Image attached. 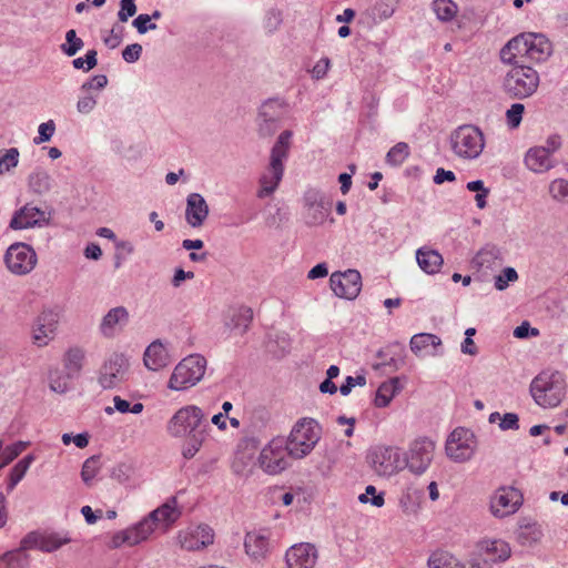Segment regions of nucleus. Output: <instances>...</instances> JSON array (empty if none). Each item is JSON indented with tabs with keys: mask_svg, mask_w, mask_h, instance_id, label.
Wrapping results in <instances>:
<instances>
[{
	"mask_svg": "<svg viewBox=\"0 0 568 568\" xmlns=\"http://www.w3.org/2000/svg\"><path fill=\"white\" fill-rule=\"evenodd\" d=\"M4 263L8 270L17 275L30 273L37 265L34 250L26 243L10 245L4 255Z\"/></svg>",
	"mask_w": 568,
	"mask_h": 568,
	"instance_id": "nucleus-10",
	"label": "nucleus"
},
{
	"mask_svg": "<svg viewBox=\"0 0 568 568\" xmlns=\"http://www.w3.org/2000/svg\"><path fill=\"white\" fill-rule=\"evenodd\" d=\"M19 162V151L17 148H11L4 151L2 155H0V175L9 172L11 169L16 168Z\"/></svg>",
	"mask_w": 568,
	"mask_h": 568,
	"instance_id": "nucleus-49",
	"label": "nucleus"
},
{
	"mask_svg": "<svg viewBox=\"0 0 568 568\" xmlns=\"http://www.w3.org/2000/svg\"><path fill=\"white\" fill-rule=\"evenodd\" d=\"M151 17L149 14L142 13L139 14L132 22L133 27L138 30L139 33L144 34L149 30H155L156 24L150 23Z\"/></svg>",
	"mask_w": 568,
	"mask_h": 568,
	"instance_id": "nucleus-58",
	"label": "nucleus"
},
{
	"mask_svg": "<svg viewBox=\"0 0 568 568\" xmlns=\"http://www.w3.org/2000/svg\"><path fill=\"white\" fill-rule=\"evenodd\" d=\"M409 154L408 144L398 142L395 144L386 155V162L392 165H400Z\"/></svg>",
	"mask_w": 568,
	"mask_h": 568,
	"instance_id": "nucleus-46",
	"label": "nucleus"
},
{
	"mask_svg": "<svg viewBox=\"0 0 568 568\" xmlns=\"http://www.w3.org/2000/svg\"><path fill=\"white\" fill-rule=\"evenodd\" d=\"M39 135L37 138H34L33 142L36 144H41L43 142H47L49 141L54 131H55V124L52 120H49L48 122H44V123H41L39 125Z\"/></svg>",
	"mask_w": 568,
	"mask_h": 568,
	"instance_id": "nucleus-55",
	"label": "nucleus"
},
{
	"mask_svg": "<svg viewBox=\"0 0 568 568\" xmlns=\"http://www.w3.org/2000/svg\"><path fill=\"white\" fill-rule=\"evenodd\" d=\"M29 187L37 194H44L51 190L52 179L50 174L43 170H36L29 175Z\"/></svg>",
	"mask_w": 568,
	"mask_h": 568,
	"instance_id": "nucleus-39",
	"label": "nucleus"
},
{
	"mask_svg": "<svg viewBox=\"0 0 568 568\" xmlns=\"http://www.w3.org/2000/svg\"><path fill=\"white\" fill-rule=\"evenodd\" d=\"M34 456L29 454L20 459L11 469L10 475L8 477L7 490L12 491L18 483L24 477L28 471L30 465L33 463Z\"/></svg>",
	"mask_w": 568,
	"mask_h": 568,
	"instance_id": "nucleus-38",
	"label": "nucleus"
},
{
	"mask_svg": "<svg viewBox=\"0 0 568 568\" xmlns=\"http://www.w3.org/2000/svg\"><path fill=\"white\" fill-rule=\"evenodd\" d=\"M395 9L392 0H379L372 8V17L376 21L386 20L393 16Z\"/></svg>",
	"mask_w": 568,
	"mask_h": 568,
	"instance_id": "nucleus-50",
	"label": "nucleus"
},
{
	"mask_svg": "<svg viewBox=\"0 0 568 568\" xmlns=\"http://www.w3.org/2000/svg\"><path fill=\"white\" fill-rule=\"evenodd\" d=\"M69 542V538L61 537L59 534L32 531L22 539V549H39L44 552H52Z\"/></svg>",
	"mask_w": 568,
	"mask_h": 568,
	"instance_id": "nucleus-20",
	"label": "nucleus"
},
{
	"mask_svg": "<svg viewBox=\"0 0 568 568\" xmlns=\"http://www.w3.org/2000/svg\"><path fill=\"white\" fill-rule=\"evenodd\" d=\"M22 545L19 549L8 551L0 557V561L6 564L7 568H26L28 556L23 552Z\"/></svg>",
	"mask_w": 568,
	"mask_h": 568,
	"instance_id": "nucleus-43",
	"label": "nucleus"
},
{
	"mask_svg": "<svg viewBox=\"0 0 568 568\" xmlns=\"http://www.w3.org/2000/svg\"><path fill=\"white\" fill-rule=\"evenodd\" d=\"M142 53V45L139 43H132L125 47L122 51V58L129 63L138 61Z\"/></svg>",
	"mask_w": 568,
	"mask_h": 568,
	"instance_id": "nucleus-61",
	"label": "nucleus"
},
{
	"mask_svg": "<svg viewBox=\"0 0 568 568\" xmlns=\"http://www.w3.org/2000/svg\"><path fill=\"white\" fill-rule=\"evenodd\" d=\"M245 552L255 560L264 559L270 551V534L266 530H254L244 539Z\"/></svg>",
	"mask_w": 568,
	"mask_h": 568,
	"instance_id": "nucleus-26",
	"label": "nucleus"
},
{
	"mask_svg": "<svg viewBox=\"0 0 568 568\" xmlns=\"http://www.w3.org/2000/svg\"><path fill=\"white\" fill-rule=\"evenodd\" d=\"M206 359L202 355L194 354L183 358L174 368L169 387L182 390L197 384L204 376Z\"/></svg>",
	"mask_w": 568,
	"mask_h": 568,
	"instance_id": "nucleus-6",
	"label": "nucleus"
},
{
	"mask_svg": "<svg viewBox=\"0 0 568 568\" xmlns=\"http://www.w3.org/2000/svg\"><path fill=\"white\" fill-rule=\"evenodd\" d=\"M499 426L504 430L518 429L519 428V418L514 413H506L504 415V417L501 418Z\"/></svg>",
	"mask_w": 568,
	"mask_h": 568,
	"instance_id": "nucleus-64",
	"label": "nucleus"
},
{
	"mask_svg": "<svg viewBox=\"0 0 568 568\" xmlns=\"http://www.w3.org/2000/svg\"><path fill=\"white\" fill-rule=\"evenodd\" d=\"M178 538L183 549L194 551L213 544L214 534L207 525H199L195 528L180 531Z\"/></svg>",
	"mask_w": 568,
	"mask_h": 568,
	"instance_id": "nucleus-19",
	"label": "nucleus"
},
{
	"mask_svg": "<svg viewBox=\"0 0 568 568\" xmlns=\"http://www.w3.org/2000/svg\"><path fill=\"white\" fill-rule=\"evenodd\" d=\"M181 516V511L176 508V498L172 497L165 504L151 511L140 523H145L149 526V536L153 532L155 526L160 523L166 526L175 523Z\"/></svg>",
	"mask_w": 568,
	"mask_h": 568,
	"instance_id": "nucleus-23",
	"label": "nucleus"
},
{
	"mask_svg": "<svg viewBox=\"0 0 568 568\" xmlns=\"http://www.w3.org/2000/svg\"><path fill=\"white\" fill-rule=\"evenodd\" d=\"M518 278V274L515 268L506 267L500 275L495 280V287L499 291L505 290L509 282H514Z\"/></svg>",
	"mask_w": 568,
	"mask_h": 568,
	"instance_id": "nucleus-54",
	"label": "nucleus"
},
{
	"mask_svg": "<svg viewBox=\"0 0 568 568\" xmlns=\"http://www.w3.org/2000/svg\"><path fill=\"white\" fill-rule=\"evenodd\" d=\"M434 453L435 443L433 440L426 437L417 438L410 444L403 465L412 473L422 475L429 467Z\"/></svg>",
	"mask_w": 568,
	"mask_h": 568,
	"instance_id": "nucleus-9",
	"label": "nucleus"
},
{
	"mask_svg": "<svg viewBox=\"0 0 568 568\" xmlns=\"http://www.w3.org/2000/svg\"><path fill=\"white\" fill-rule=\"evenodd\" d=\"M168 432L173 437H184L181 454L183 458L192 459L209 436V423L200 407L189 405L172 416Z\"/></svg>",
	"mask_w": 568,
	"mask_h": 568,
	"instance_id": "nucleus-1",
	"label": "nucleus"
},
{
	"mask_svg": "<svg viewBox=\"0 0 568 568\" xmlns=\"http://www.w3.org/2000/svg\"><path fill=\"white\" fill-rule=\"evenodd\" d=\"M416 261L418 266L427 274H436L444 263V258L438 251L425 246L416 251Z\"/></svg>",
	"mask_w": 568,
	"mask_h": 568,
	"instance_id": "nucleus-31",
	"label": "nucleus"
},
{
	"mask_svg": "<svg viewBox=\"0 0 568 568\" xmlns=\"http://www.w3.org/2000/svg\"><path fill=\"white\" fill-rule=\"evenodd\" d=\"M454 153L463 159L473 160L480 155L485 146L483 132L475 125L458 126L450 135Z\"/></svg>",
	"mask_w": 568,
	"mask_h": 568,
	"instance_id": "nucleus-7",
	"label": "nucleus"
},
{
	"mask_svg": "<svg viewBox=\"0 0 568 568\" xmlns=\"http://www.w3.org/2000/svg\"><path fill=\"white\" fill-rule=\"evenodd\" d=\"M433 10L440 21L448 22L456 17L458 7L453 0H434Z\"/></svg>",
	"mask_w": 568,
	"mask_h": 568,
	"instance_id": "nucleus-40",
	"label": "nucleus"
},
{
	"mask_svg": "<svg viewBox=\"0 0 568 568\" xmlns=\"http://www.w3.org/2000/svg\"><path fill=\"white\" fill-rule=\"evenodd\" d=\"M427 566L428 568H464L455 556L442 549L430 554Z\"/></svg>",
	"mask_w": 568,
	"mask_h": 568,
	"instance_id": "nucleus-37",
	"label": "nucleus"
},
{
	"mask_svg": "<svg viewBox=\"0 0 568 568\" xmlns=\"http://www.w3.org/2000/svg\"><path fill=\"white\" fill-rule=\"evenodd\" d=\"M399 507L406 515H415L418 511L419 505L417 498L408 488L399 498Z\"/></svg>",
	"mask_w": 568,
	"mask_h": 568,
	"instance_id": "nucleus-51",
	"label": "nucleus"
},
{
	"mask_svg": "<svg viewBox=\"0 0 568 568\" xmlns=\"http://www.w3.org/2000/svg\"><path fill=\"white\" fill-rule=\"evenodd\" d=\"M367 463L378 476L389 477L404 468L399 448L376 446L369 449Z\"/></svg>",
	"mask_w": 568,
	"mask_h": 568,
	"instance_id": "nucleus-8",
	"label": "nucleus"
},
{
	"mask_svg": "<svg viewBox=\"0 0 568 568\" xmlns=\"http://www.w3.org/2000/svg\"><path fill=\"white\" fill-rule=\"evenodd\" d=\"M209 215V205L199 193H191L186 199L185 220L192 227H200Z\"/></svg>",
	"mask_w": 568,
	"mask_h": 568,
	"instance_id": "nucleus-25",
	"label": "nucleus"
},
{
	"mask_svg": "<svg viewBox=\"0 0 568 568\" xmlns=\"http://www.w3.org/2000/svg\"><path fill=\"white\" fill-rule=\"evenodd\" d=\"M83 45V40L77 37L75 30L71 29L65 33V43L61 44V50L68 57H73Z\"/></svg>",
	"mask_w": 568,
	"mask_h": 568,
	"instance_id": "nucleus-47",
	"label": "nucleus"
},
{
	"mask_svg": "<svg viewBox=\"0 0 568 568\" xmlns=\"http://www.w3.org/2000/svg\"><path fill=\"white\" fill-rule=\"evenodd\" d=\"M549 193L552 199L560 201L568 196V181L556 179L549 185Z\"/></svg>",
	"mask_w": 568,
	"mask_h": 568,
	"instance_id": "nucleus-53",
	"label": "nucleus"
},
{
	"mask_svg": "<svg viewBox=\"0 0 568 568\" xmlns=\"http://www.w3.org/2000/svg\"><path fill=\"white\" fill-rule=\"evenodd\" d=\"M503 81L504 92L513 99H525L532 95L539 87V74L531 67L511 64Z\"/></svg>",
	"mask_w": 568,
	"mask_h": 568,
	"instance_id": "nucleus-5",
	"label": "nucleus"
},
{
	"mask_svg": "<svg viewBox=\"0 0 568 568\" xmlns=\"http://www.w3.org/2000/svg\"><path fill=\"white\" fill-rule=\"evenodd\" d=\"M253 313L251 308H241L232 316V327L235 329H240L241 334H244L252 322Z\"/></svg>",
	"mask_w": 568,
	"mask_h": 568,
	"instance_id": "nucleus-48",
	"label": "nucleus"
},
{
	"mask_svg": "<svg viewBox=\"0 0 568 568\" xmlns=\"http://www.w3.org/2000/svg\"><path fill=\"white\" fill-rule=\"evenodd\" d=\"M42 224H49L44 211L28 203L14 212L9 226L12 230H23Z\"/></svg>",
	"mask_w": 568,
	"mask_h": 568,
	"instance_id": "nucleus-21",
	"label": "nucleus"
},
{
	"mask_svg": "<svg viewBox=\"0 0 568 568\" xmlns=\"http://www.w3.org/2000/svg\"><path fill=\"white\" fill-rule=\"evenodd\" d=\"M527 32L510 39L500 50V60L507 64H524L528 59Z\"/></svg>",
	"mask_w": 568,
	"mask_h": 568,
	"instance_id": "nucleus-24",
	"label": "nucleus"
},
{
	"mask_svg": "<svg viewBox=\"0 0 568 568\" xmlns=\"http://www.w3.org/2000/svg\"><path fill=\"white\" fill-rule=\"evenodd\" d=\"M72 379H74V377H69L64 368L62 371L55 368L49 374L50 388L59 394H63L70 388V382Z\"/></svg>",
	"mask_w": 568,
	"mask_h": 568,
	"instance_id": "nucleus-41",
	"label": "nucleus"
},
{
	"mask_svg": "<svg viewBox=\"0 0 568 568\" xmlns=\"http://www.w3.org/2000/svg\"><path fill=\"white\" fill-rule=\"evenodd\" d=\"M292 131H283L271 150L270 164L260 179L257 196L264 199L275 192L284 174L283 162L287 159L291 149Z\"/></svg>",
	"mask_w": 568,
	"mask_h": 568,
	"instance_id": "nucleus-2",
	"label": "nucleus"
},
{
	"mask_svg": "<svg viewBox=\"0 0 568 568\" xmlns=\"http://www.w3.org/2000/svg\"><path fill=\"white\" fill-rule=\"evenodd\" d=\"M526 165L529 170L541 173L554 166L550 156V150L545 146L531 148L525 158Z\"/></svg>",
	"mask_w": 568,
	"mask_h": 568,
	"instance_id": "nucleus-30",
	"label": "nucleus"
},
{
	"mask_svg": "<svg viewBox=\"0 0 568 568\" xmlns=\"http://www.w3.org/2000/svg\"><path fill=\"white\" fill-rule=\"evenodd\" d=\"M530 394L541 407H557L566 395V379L558 371H544L530 384Z\"/></svg>",
	"mask_w": 568,
	"mask_h": 568,
	"instance_id": "nucleus-3",
	"label": "nucleus"
},
{
	"mask_svg": "<svg viewBox=\"0 0 568 568\" xmlns=\"http://www.w3.org/2000/svg\"><path fill=\"white\" fill-rule=\"evenodd\" d=\"M410 349L414 354L419 355L422 351L427 348L428 346H433L435 348V352L433 355H439L440 353L437 352V348L442 345V341L438 336L429 333H419L415 334L410 338Z\"/></svg>",
	"mask_w": 568,
	"mask_h": 568,
	"instance_id": "nucleus-36",
	"label": "nucleus"
},
{
	"mask_svg": "<svg viewBox=\"0 0 568 568\" xmlns=\"http://www.w3.org/2000/svg\"><path fill=\"white\" fill-rule=\"evenodd\" d=\"M29 445L27 442H17L12 445L7 446L6 448L2 447L0 452V468L7 466L12 460H14Z\"/></svg>",
	"mask_w": 568,
	"mask_h": 568,
	"instance_id": "nucleus-45",
	"label": "nucleus"
},
{
	"mask_svg": "<svg viewBox=\"0 0 568 568\" xmlns=\"http://www.w3.org/2000/svg\"><path fill=\"white\" fill-rule=\"evenodd\" d=\"M85 353L80 347H71L63 355V368L69 377L77 378L83 367Z\"/></svg>",
	"mask_w": 568,
	"mask_h": 568,
	"instance_id": "nucleus-33",
	"label": "nucleus"
},
{
	"mask_svg": "<svg viewBox=\"0 0 568 568\" xmlns=\"http://www.w3.org/2000/svg\"><path fill=\"white\" fill-rule=\"evenodd\" d=\"M445 449L447 456L455 462L470 459L475 450L474 434L463 427L456 428L449 435Z\"/></svg>",
	"mask_w": 568,
	"mask_h": 568,
	"instance_id": "nucleus-12",
	"label": "nucleus"
},
{
	"mask_svg": "<svg viewBox=\"0 0 568 568\" xmlns=\"http://www.w3.org/2000/svg\"><path fill=\"white\" fill-rule=\"evenodd\" d=\"M329 285L336 296L354 300L361 293L362 276L357 270L334 272L329 277Z\"/></svg>",
	"mask_w": 568,
	"mask_h": 568,
	"instance_id": "nucleus-13",
	"label": "nucleus"
},
{
	"mask_svg": "<svg viewBox=\"0 0 568 568\" xmlns=\"http://www.w3.org/2000/svg\"><path fill=\"white\" fill-rule=\"evenodd\" d=\"M100 468V456L93 455L83 463L81 478L85 485L90 486L92 484V480L99 473Z\"/></svg>",
	"mask_w": 568,
	"mask_h": 568,
	"instance_id": "nucleus-44",
	"label": "nucleus"
},
{
	"mask_svg": "<svg viewBox=\"0 0 568 568\" xmlns=\"http://www.w3.org/2000/svg\"><path fill=\"white\" fill-rule=\"evenodd\" d=\"M400 388L402 386L398 377H393L389 381L382 383L376 392L375 406L386 407Z\"/></svg>",
	"mask_w": 568,
	"mask_h": 568,
	"instance_id": "nucleus-35",
	"label": "nucleus"
},
{
	"mask_svg": "<svg viewBox=\"0 0 568 568\" xmlns=\"http://www.w3.org/2000/svg\"><path fill=\"white\" fill-rule=\"evenodd\" d=\"M287 450L285 439L277 437L266 445L258 456L260 467L270 475H276L286 469L288 463L286 459Z\"/></svg>",
	"mask_w": 568,
	"mask_h": 568,
	"instance_id": "nucleus-11",
	"label": "nucleus"
},
{
	"mask_svg": "<svg viewBox=\"0 0 568 568\" xmlns=\"http://www.w3.org/2000/svg\"><path fill=\"white\" fill-rule=\"evenodd\" d=\"M136 13V4L134 0H121L120 10L118 12V19L121 22H126L129 18Z\"/></svg>",
	"mask_w": 568,
	"mask_h": 568,
	"instance_id": "nucleus-57",
	"label": "nucleus"
},
{
	"mask_svg": "<svg viewBox=\"0 0 568 568\" xmlns=\"http://www.w3.org/2000/svg\"><path fill=\"white\" fill-rule=\"evenodd\" d=\"M59 323V314L54 311H43L36 320L33 339L39 346H44L53 338Z\"/></svg>",
	"mask_w": 568,
	"mask_h": 568,
	"instance_id": "nucleus-22",
	"label": "nucleus"
},
{
	"mask_svg": "<svg viewBox=\"0 0 568 568\" xmlns=\"http://www.w3.org/2000/svg\"><path fill=\"white\" fill-rule=\"evenodd\" d=\"M523 494L514 487L498 488L490 500V510L495 517L504 518L513 515L521 506Z\"/></svg>",
	"mask_w": 568,
	"mask_h": 568,
	"instance_id": "nucleus-15",
	"label": "nucleus"
},
{
	"mask_svg": "<svg viewBox=\"0 0 568 568\" xmlns=\"http://www.w3.org/2000/svg\"><path fill=\"white\" fill-rule=\"evenodd\" d=\"M329 69V59L323 58L313 67L312 75L315 79H323Z\"/></svg>",
	"mask_w": 568,
	"mask_h": 568,
	"instance_id": "nucleus-63",
	"label": "nucleus"
},
{
	"mask_svg": "<svg viewBox=\"0 0 568 568\" xmlns=\"http://www.w3.org/2000/svg\"><path fill=\"white\" fill-rule=\"evenodd\" d=\"M128 367V361L123 355L113 354L100 369V385L104 389L119 386L125 379Z\"/></svg>",
	"mask_w": 568,
	"mask_h": 568,
	"instance_id": "nucleus-16",
	"label": "nucleus"
},
{
	"mask_svg": "<svg viewBox=\"0 0 568 568\" xmlns=\"http://www.w3.org/2000/svg\"><path fill=\"white\" fill-rule=\"evenodd\" d=\"M317 558V549L310 542L296 544L285 554L287 568H314Z\"/></svg>",
	"mask_w": 568,
	"mask_h": 568,
	"instance_id": "nucleus-18",
	"label": "nucleus"
},
{
	"mask_svg": "<svg viewBox=\"0 0 568 568\" xmlns=\"http://www.w3.org/2000/svg\"><path fill=\"white\" fill-rule=\"evenodd\" d=\"M252 459V454L245 455L244 453H237L233 464L232 469L237 475H243Z\"/></svg>",
	"mask_w": 568,
	"mask_h": 568,
	"instance_id": "nucleus-60",
	"label": "nucleus"
},
{
	"mask_svg": "<svg viewBox=\"0 0 568 568\" xmlns=\"http://www.w3.org/2000/svg\"><path fill=\"white\" fill-rule=\"evenodd\" d=\"M284 114V105L277 99L264 102L258 112V131L262 136L272 135L277 129V122Z\"/></svg>",
	"mask_w": 568,
	"mask_h": 568,
	"instance_id": "nucleus-17",
	"label": "nucleus"
},
{
	"mask_svg": "<svg viewBox=\"0 0 568 568\" xmlns=\"http://www.w3.org/2000/svg\"><path fill=\"white\" fill-rule=\"evenodd\" d=\"M356 385L365 386L366 377L364 375H357L356 377L347 376L344 384L339 387V392L343 396H347Z\"/></svg>",
	"mask_w": 568,
	"mask_h": 568,
	"instance_id": "nucleus-59",
	"label": "nucleus"
},
{
	"mask_svg": "<svg viewBox=\"0 0 568 568\" xmlns=\"http://www.w3.org/2000/svg\"><path fill=\"white\" fill-rule=\"evenodd\" d=\"M481 549L485 550L488 556V561H505L510 557V547L504 540H484L481 542Z\"/></svg>",
	"mask_w": 568,
	"mask_h": 568,
	"instance_id": "nucleus-34",
	"label": "nucleus"
},
{
	"mask_svg": "<svg viewBox=\"0 0 568 568\" xmlns=\"http://www.w3.org/2000/svg\"><path fill=\"white\" fill-rule=\"evenodd\" d=\"M321 434L322 428L315 419H298L285 440L287 454L295 459L307 456L321 439Z\"/></svg>",
	"mask_w": 568,
	"mask_h": 568,
	"instance_id": "nucleus-4",
	"label": "nucleus"
},
{
	"mask_svg": "<svg viewBox=\"0 0 568 568\" xmlns=\"http://www.w3.org/2000/svg\"><path fill=\"white\" fill-rule=\"evenodd\" d=\"M282 23V14L277 10H270L267 11L265 19H264V28L268 33H273L276 31Z\"/></svg>",
	"mask_w": 568,
	"mask_h": 568,
	"instance_id": "nucleus-56",
	"label": "nucleus"
},
{
	"mask_svg": "<svg viewBox=\"0 0 568 568\" xmlns=\"http://www.w3.org/2000/svg\"><path fill=\"white\" fill-rule=\"evenodd\" d=\"M498 257V250L495 246L483 247L473 258L477 268H489Z\"/></svg>",
	"mask_w": 568,
	"mask_h": 568,
	"instance_id": "nucleus-42",
	"label": "nucleus"
},
{
	"mask_svg": "<svg viewBox=\"0 0 568 568\" xmlns=\"http://www.w3.org/2000/svg\"><path fill=\"white\" fill-rule=\"evenodd\" d=\"M108 84V78L104 74L94 75L90 81L82 84V90H101Z\"/></svg>",
	"mask_w": 568,
	"mask_h": 568,
	"instance_id": "nucleus-62",
	"label": "nucleus"
},
{
	"mask_svg": "<svg viewBox=\"0 0 568 568\" xmlns=\"http://www.w3.org/2000/svg\"><path fill=\"white\" fill-rule=\"evenodd\" d=\"M143 361L151 371H159L170 363L168 351L160 342H153L148 346Z\"/></svg>",
	"mask_w": 568,
	"mask_h": 568,
	"instance_id": "nucleus-32",
	"label": "nucleus"
},
{
	"mask_svg": "<svg viewBox=\"0 0 568 568\" xmlns=\"http://www.w3.org/2000/svg\"><path fill=\"white\" fill-rule=\"evenodd\" d=\"M528 60L541 62L547 60L552 51L550 41L541 33L527 32Z\"/></svg>",
	"mask_w": 568,
	"mask_h": 568,
	"instance_id": "nucleus-28",
	"label": "nucleus"
},
{
	"mask_svg": "<svg viewBox=\"0 0 568 568\" xmlns=\"http://www.w3.org/2000/svg\"><path fill=\"white\" fill-rule=\"evenodd\" d=\"M128 320L129 313L125 307H113L102 318L100 332L105 337H112L116 333V327L126 324Z\"/></svg>",
	"mask_w": 568,
	"mask_h": 568,
	"instance_id": "nucleus-29",
	"label": "nucleus"
},
{
	"mask_svg": "<svg viewBox=\"0 0 568 568\" xmlns=\"http://www.w3.org/2000/svg\"><path fill=\"white\" fill-rule=\"evenodd\" d=\"M149 538V526L145 523H138L136 525L118 531L113 535L110 547L119 548L122 545L134 546Z\"/></svg>",
	"mask_w": 568,
	"mask_h": 568,
	"instance_id": "nucleus-27",
	"label": "nucleus"
},
{
	"mask_svg": "<svg viewBox=\"0 0 568 568\" xmlns=\"http://www.w3.org/2000/svg\"><path fill=\"white\" fill-rule=\"evenodd\" d=\"M305 221L307 225H322L328 217L332 202L317 190L304 194Z\"/></svg>",
	"mask_w": 568,
	"mask_h": 568,
	"instance_id": "nucleus-14",
	"label": "nucleus"
},
{
	"mask_svg": "<svg viewBox=\"0 0 568 568\" xmlns=\"http://www.w3.org/2000/svg\"><path fill=\"white\" fill-rule=\"evenodd\" d=\"M524 112H525V105L521 103H514L506 111V120H507V124L509 125V128L516 129L519 126Z\"/></svg>",
	"mask_w": 568,
	"mask_h": 568,
	"instance_id": "nucleus-52",
	"label": "nucleus"
}]
</instances>
